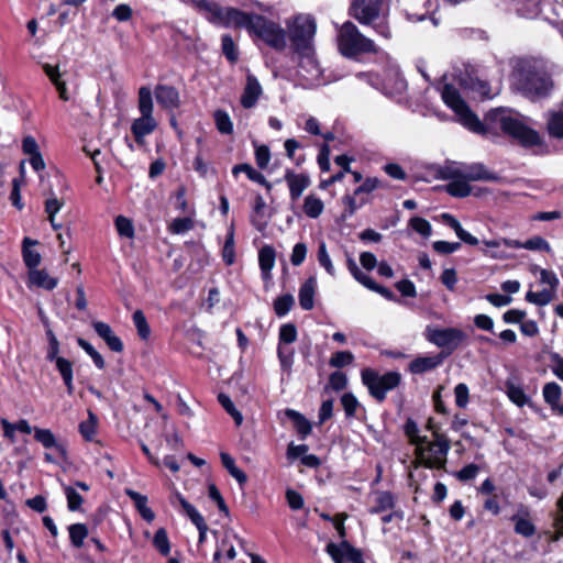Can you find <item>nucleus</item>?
<instances>
[{
	"label": "nucleus",
	"mask_w": 563,
	"mask_h": 563,
	"mask_svg": "<svg viewBox=\"0 0 563 563\" xmlns=\"http://www.w3.org/2000/svg\"><path fill=\"white\" fill-rule=\"evenodd\" d=\"M22 257L29 271L37 269L42 261L41 254L35 249H22Z\"/></svg>",
	"instance_id": "bf43d9fd"
},
{
	"label": "nucleus",
	"mask_w": 563,
	"mask_h": 563,
	"mask_svg": "<svg viewBox=\"0 0 563 563\" xmlns=\"http://www.w3.org/2000/svg\"><path fill=\"white\" fill-rule=\"evenodd\" d=\"M295 55L298 57V67L299 69L306 73L307 79H318L322 69L320 67L319 60L317 58L316 48L310 47L309 51H292Z\"/></svg>",
	"instance_id": "ddd939ff"
},
{
	"label": "nucleus",
	"mask_w": 563,
	"mask_h": 563,
	"mask_svg": "<svg viewBox=\"0 0 563 563\" xmlns=\"http://www.w3.org/2000/svg\"><path fill=\"white\" fill-rule=\"evenodd\" d=\"M551 369L553 374L561 380H563V357L556 353H550Z\"/></svg>",
	"instance_id": "774afa93"
},
{
	"label": "nucleus",
	"mask_w": 563,
	"mask_h": 563,
	"mask_svg": "<svg viewBox=\"0 0 563 563\" xmlns=\"http://www.w3.org/2000/svg\"><path fill=\"white\" fill-rule=\"evenodd\" d=\"M317 282L313 277L308 278L299 288V305L303 310H311L314 306Z\"/></svg>",
	"instance_id": "393cba45"
},
{
	"label": "nucleus",
	"mask_w": 563,
	"mask_h": 563,
	"mask_svg": "<svg viewBox=\"0 0 563 563\" xmlns=\"http://www.w3.org/2000/svg\"><path fill=\"white\" fill-rule=\"evenodd\" d=\"M240 173H244L250 180L263 186L267 192L272 190V184L265 178V176L262 173L256 170L251 164L241 163L234 165L232 168V175L238 176Z\"/></svg>",
	"instance_id": "5701e85b"
},
{
	"label": "nucleus",
	"mask_w": 563,
	"mask_h": 563,
	"mask_svg": "<svg viewBox=\"0 0 563 563\" xmlns=\"http://www.w3.org/2000/svg\"><path fill=\"white\" fill-rule=\"evenodd\" d=\"M405 433L409 438L410 443L416 446L427 443V437L419 435L418 424L410 418L405 423Z\"/></svg>",
	"instance_id": "49530a36"
},
{
	"label": "nucleus",
	"mask_w": 563,
	"mask_h": 563,
	"mask_svg": "<svg viewBox=\"0 0 563 563\" xmlns=\"http://www.w3.org/2000/svg\"><path fill=\"white\" fill-rule=\"evenodd\" d=\"M384 183L377 177H367L362 185L354 189L355 196L368 195L377 188H384Z\"/></svg>",
	"instance_id": "3c124183"
},
{
	"label": "nucleus",
	"mask_w": 563,
	"mask_h": 563,
	"mask_svg": "<svg viewBox=\"0 0 563 563\" xmlns=\"http://www.w3.org/2000/svg\"><path fill=\"white\" fill-rule=\"evenodd\" d=\"M286 156L294 162L297 167H300L306 162V155H296V151L303 148V144L296 139H287L284 143Z\"/></svg>",
	"instance_id": "473e14b6"
},
{
	"label": "nucleus",
	"mask_w": 563,
	"mask_h": 563,
	"mask_svg": "<svg viewBox=\"0 0 563 563\" xmlns=\"http://www.w3.org/2000/svg\"><path fill=\"white\" fill-rule=\"evenodd\" d=\"M529 516V509L521 505L510 518L515 523V532L525 538H530L536 533V526L531 522Z\"/></svg>",
	"instance_id": "6ab92c4d"
},
{
	"label": "nucleus",
	"mask_w": 563,
	"mask_h": 563,
	"mask_svg": "<svg viewBox=\"0 0 563 563\" xmlns=\"http://www.w3.org/2000/svg\"><path fill=\"white\" fill-rule=\"evenodd\" d=\"M409 227L420 235L428 238L431 235L432 228L428 220L421 217H413L409 220Z\"/></svg>",
	"instance_id": "6e6d98bb"
},
{
	"label": "nucleus",
	"mask_w": 563,
	"mask_h": 563,
	"mask_svg": "<svg viewBox=\"0 0 563 563\" xmlns=\"http://www.w3.org/2000/svg\"><path fill=\"white\" fill-rule=\"evenodd\" d=\"M153 97L148 87L139 90V111L142 115H153Z\"/></svg>",
	"instance_id": "4c0bfd02"
},
{
	"label": "nucleus",
	"mask_w": 563,
	"mask_h": 563,
	"mask_svg": "<svg viewBox=\"0 0 563 563\" xmlns=\"http://www.w3.org/2000/svg\"><path fill=\"white\" fill-rule=\"evenodd\" d=\"M154 93L162 109L174 110L180 107V96L176 87L158 84L155 87Z\"/></svg>",
	"instance_id": "2eb2a0df"
},
{
	"label": "nucleus",
	"mask_w": 563,
	"mask_h": 563,
	"mask_svg": "<svg viewBox=\"0 0 563 563\" xmlns=\"http://www.w3.org/2000/svg\"><path fill=\"white\" fill-rule=\"evenodd\" d=\"M133 323L136 328L137 334L142 340H147L151 335V328L142 310L134 311Z\"/></svg>",
	"instance_id": "37998d69"
},
{
	"label": "nucleus",
	"mask_w": 563,
	"mask_h": 563,
	"mask_svg": "<svg viewBox=\"0 0 563 563\" xmlns=\"http://www.w3.org/2000/svg\"><path fill=\"white\" fill-rule=\"evenodd\" d=\"M44 74L49 78L51 82L55 86L58 97L63 101H68L70 96L68 93L66 81L62 78L63 75L59 71L58 65L43 64L42 66Z\"/></svg>",
	"instance_id": "412c9836"
},
{
	"label": "nucleus",
	"mask_w": 563,
	"mask_h": 563,
	"mask_svg": "<svg viewBox=\"0 0 563 563\" xmlns=\"http://www.w3.org/2000/svg\"><path fill=\"white\" fill-rule=\"evenodd\" d=\"M286 25L291 51H309L314 46L317 22L311 14H297L287 20Z\"/></svg>",
	"instance_id": "39448f33"
},
{
	"label": "nucleus",
	"mask_w": 563,
	"mask_h": 563,
	"mask_svg": "<svg viewBox=\"0 0 563 563\" xmlns=\"http://www.w3.org/2000/svg\"><path fill=\"white\" fill-rule=\"evenodd\" d=\"M346 263L350 273L358 283H361L368 289L375 287V282L367 274H365L358 268L357 264L351 256H347Z\"/></svg>",
	"instance_id": "ea45409f"
},
{
	"label": "nucleus",
	"mask_w": 563,
	"mask_h": 563,
	"mask_svg": "<svg viewBox=\"0 0 563 563\" xmlns=\"http://www.w3.org/2000/svg\"><path fill=\"white\" fill-rule=\"evenodd\" d=\"M69 539L71 545L79 549L84 545L85 539L88 537V528L85 523H73L68 527Z\"/></svg>",
	"instance_id": "c9c22d12"
},
{
	"label": "nucleus",
	"mask_w": 563,
	"mask_h": 563,
	"mask_svg": "<svg viewBox=\"0 0 563 563\" xmlns=\"http://www.w3.org/2000/svg\"><path fill=\"white\" fill-rule=\"evenodd\" d=\"M238 30H245L254 42H262L276 52L287 47V32L276 21L255 12H238Z\"/></svg>",
	"instance_id": "f03ea898"
},
{
	"label": "nucleus",
	"mask_w": 563,
	"mask_h": 563,
	"mask_svg": "<svg viewBox=\"0 0 563 563\" xmlns=\"http://www.w3.org/2000/svg\"><path fill=\"white\" fill-rule=\"evenodd\" d=\"M450 442L445 435L433 431V440L416 446L419 464L428 468L442 470L445 467Z\"/></svg>",
	"instance_id": "423d86ee"
},
{
	"label": "nucleus",
	"mask_w": 563,
	"mask_h": 563,
	"mask_svg": "<svg viewBox=\"0 0 563 563\" xmlns=\"http://www.w3.org/2000/svg\"><path fill=\"white\" fill-rule=\"evenodd\" d=\"M194 228V220L190 217L176 218L172 221L168 230L173 234H183Z\"/></svg>",
	"instance_id": "603ef678"
},
{
	"label": "nucleus",
	"mask_w": 563,
	"mask_h": 563,
	"mask_svg": "<svg viewBox=\"0 0 563 563\" xmlns=\"http://www.w3.org/2000/svg\"><path fill=\"white\" fill-rule=\"evenodd\" d=\"M545 131L552 140H563V110L549 111Z\"/></svg>",
	"instance_id": "b1692460"
},
{
	"label": "nucleus",
	"mask_w": 563,
	"mask_h": 563,
	"mask_svg": "<svg viewBox=\"0 0 563 563\" xmlns=\"http://www.w3.org/2000/svg\"><path fill=\"white\" fill-rule=\"evenodd\" d=\"M58 285V278L49 276L45 269L29 271L27 286L53 290Z\"/></svg>",
	"instance_id": "4be33fe9"
},
{
	"label": "nucleus",
	"mask_w": 563,
	"mask_h": 563,
	"mask_svg": "<svg viewBox=\"0 0 563 563\" xmlns=\"http://www.w3.org/2000/svg\"><path fill=\"white\" fill-rule=\"evenodd\" d=\"M238 12H244L238 8L225 7L222 8L214 1H207V4L200 9V13H203L206 19L216 25H222L224 27H234L238 30V21L240 18L236 15Z\"/></svg>",
	"instance_id": "1a4fd4ad"
},
{
	"label": "nucleus",
	"mask_w": 563,
	"mask_h": 563,
	"mask_svg": "<svg viewBox=\"0 0 563 563\" xmlns=\"http://www.w3.org/2000/svg\"><path fill=\"white\" fill-rule=\"evenodd\" d=\"M64 493L67 498V507L70 511H77L80 509L84 498L70 486H65Z\"/></svg>",
	"instance_id": "13d9d810"
},
{
	"label": "nucleus",
	"mask_w": 563,
	"mask_h": 563,
	"mask_svg": "<svg viewBox=\"0 0 563 563\" xmlns=\"http://www.w3.org/2000/svg\"><path fill=\"white\" fill-rule=\"evenodd\" d=\"M330 154H331V150H330L329 144L323 143L320 146L319 153H318V156H317V163H318V165L320 167V170L322 173L329 172L330 168H331Z\"/></svg>",
	"instance_id": "0e129e2a"
},
{
	"label": "nucleus",
	"mask_w": 563,
	"mask_h": 563,
	"mask_svg": "<svg viewBox=\"0 0 563 563\" xmlns=\"http://www.w3.org/2000/svg\"><path fill=\"white\" fill-rule=\"evenodd\" d=\"M46 336L48 339V350H47V354H46L47 361L54 362L58 358H62V356H58L59 342L51 329L46 330Z\"/></svg>",
	"instance_id": "052dcab7"
},
{
	"label": "nucleus",
	"mask_w": 563,
	"mask_h": 563,
	"mask_svg": "<svg viewBox=\"0 0 563 563\" xmlns=\"http://www.w3.org/2000/svg\"><path fill=\"white\" fill-rule=\"evenodd\" d=\"M221 49L229 63L235 64L239 59V49L230 34L221 36Z\"/></svg>",
	"instance_id": "e433bc0d"
},
{
	"label": "nucleus",
	"mask_w": 563,
	"mask_h": 563,
	"mask_svg": "<svg viewBox=\"0 0 563 563\" xmlns=\"http://www.w3.org/2000/svg\"><path fill=\"white\" fill-rule=\"evenodd\" d=\"M262 92L263 89L257 78L254 75L249 74L246 76V85L240 99L241 106L244 109L253 108L257 103Z\"/></svg>",
	"instance_id": "f3484780"
},
{
	"label": "nucleus",
	"mask_w": 563,
	"mask_h": 563,
	"mask_svg": "<svg viewBox=\"0 0 563 563\" xmlns=\"http://www.w3.org/2000/svg\"><path fill=\"white\" fill-rule=\"evenodd\" d=\"M153 544L162 555H167L170 552V543L167 532L164 528H159L153 539Z\"/></svg>",
	"instance_id": "8fccbe9b"
},
{
	"label": "nucleus",
	"mask_w": 563,
	"mask_h": 563,
	"mask_svg": "<svg viewBox=\"0 0 563 563\" xmlns=\"http://www.w3.org/2000/svg\"><path fill=\"white\" fill-rule=\"evenodd\" d=\"M338 48L342 56L354 60H358L362 55L379 52L374 41L362 34L351 21L344 22L341 26L338 35Z\"/></svg>",
	"instance_id": "20e7f679"
},
{
	"label": "nucleus",
	"mask_w": 563,
	"mask_h": 563,
	"mask_svg": "<svg viewBox=\"0 0 563 563\" xmlns=\"http://www.w3.org/2000/svg\"><path fill=\"white\" fill-rule=\"evenodd\" d=\"M324 209V205L320 198L316 195L310 194L303 200L302 211L311 219H317Z\"/></svg>",
	"instance_id": "2f4dec72"
},
{
	"label": "nucleus",
	"mask_w": 563,
	"mask_h": 563,
	"mask_svg": "<svg viewBox=\"0 0 563 563\" xmlns=\"http://www.w3.org/2000/svg\"><path fill=\"white\" fill-rule=\"evenodd\" d=\"M294 303H295V299H294L292 295H290V294H286V295L277 297L274 301L275 313L278 317L286 316L292 308Z\"/></svg>",
	"instance_id": "a18cd8bd"
},
{
	"label": "nucleus",
	"mask_w": 563,
	"mask_h": 563,
	"mask_svg": "<svg viewBox=\"0 0 563 563\" xmlns=\"http://www.w3.org/2000/svg\"><path fill=\"white\" fill-rule=\"evenodd\" d=\"M382 0H369L365 3V0H353L349 14L357 20L362 25H369L374 21L378 20L380 13Z\"/></svg>",
	"instance_id": "9d476101"
},
{
	"label": "nucleus",
	"mask_w": 563,
	"mask_h": 563,
	"mask_svg": "<svg viewBox=\"0 0 563 563\" xmlns=\"http://www.w3.org/2000/svg\"><path fill=\"white\" fill-rule=\"evenodd\" d=\"M542 395L544 401L551 407L552 411L559 415V408L561 407L562 388L555 382L547 383L543 386Z\"/></svg>",
	"instance_id": "bb28decb"
},
{
	"label": "nucleus",
	"mask_w": 563,
	"mask_h": 563,
	"mask_svg": "<svg viewBox=\"0 0 563 563\" xmlns=\"http://www.w3.org/2000/svg\"><path fill=\"white\" fill-rule=\"evenodd\" d=\"M514 79L516 89L531 100L549 97L554 86L550 74L531 64L517 67Z\"/></svg>",
	"instance_id": "7ed1b4c3"
},
{
	"label": "nucleus",
	"mask_w": 563,
	"mask_h": 563,
	"mask_svg": "<svg viewBox=\"0 0 563 563\" xmlns=\"http://www.w3.org/2000/svg\"><path fill=\"white\" fill-rule=\"evenodd\" d=\"M34 439L46 450H53L62 462L67 461V448L64 442L59 441L51 429L34 428Z\"/></svg>",
	"instance_id": "f8f14e48"
},
{
	"label": "nucleus",
	"mask_w": 563,
	"mask_h": 563,
	"mask_svg": "<svg viewBox=\"0 0 563 563\" xmlns=\"http://www.w3.org/2000/svg\"><path fill=\"white\" fill-rule=\"evenodd\" d=\"M325 552L331 556L334 563H364L363 555L360 550L352 547L347 541H342L336 544L333 542L328 543Z\"/></svg>",
	"instance_id": "9b49d317"
},
{
	"label": "nucleus",
	"mask_w": 563,
	"mask_h": 563,
	"mask_svg": "<svg viewBox=\"0 0 563 563\" xmlns=\"http://www.w3.org/2000/svg\"><path fill=\"white\" fill-rule=\"evenodd\" d=\"M446 357L448 354L443 352L435 355L419 356L410 362L408 369L411 374H423L439 367Z\"/></svg>",
	"instance_id": "dca6fc26"
},
{
	"label": "nucleus",
	"mask_w": 563,
	"mask_h": 563,
	"mask_svg": "<svg viewBox=\"0 0 563 563\" xmlns=\"http://www.w3.org/2000/svg\"><path fill=\"white\" fill-rule=\"evenodd\" d=\"M97 430V417L92 411H88V419L80 422L79 432L87 441H92Z\"/></svg>",
	"instance_id": "79ce46f5"
},
{
	"label": "nucleus",
	"mask_w": 563,
	"mask_h": 563,
	"mask_svg": "<svg viewBox=\"0 0 563 563\" xmlns=\"http://www.w3.org/2000/svg\"><path fill=\"white\" fill-rule=\"evenodd\" d=\"M441 98L444 104L460 118L461 123L472 132L486 134L500 130L503 134L523 148L530 150L544 145V141L537 130L510 115L504 108L489 110L481 121L452 84L443 86Z\"/></svg>",
	"instance_id": "f257e3e1"
},
{
	"label": "nucleus",
	"mask_w": 563,
	"mask_h": 563,
	"mask_svg": "<svg viewBox=\"0 0 563 563\" xmlns=\"http://www.w3.org/2000/svg\"><path fill=\"white\" fill-rule=\"evenodd\" d=\"M395 506L394 497L389 492H382L377 495L375 505L372 507V514H379L393 509Z\"/></svg>",
	"instance_id": "a19ab883"
},
{
	"label": "nucleus",
	"mask_w": 563,
	"mask_h": 563,
	"mask_svg": "<svg viewBox=\"0 0 563 563\" xmlns=\"http://www.w3.org/2000/svg\"><path fill=\"white\" fill-rule=\"evenodd\" d=\"M426 339L441 349H448V356L466 339L465 333L457 328L438 329L428 325L424 331Z\"/></svg>",
	"instance_id": "6e6552de"
},
{
	"label": "nucleus",
	"mask_w": 563,
	"mask_h": 563,
	"mask_svg": "<svg viewBox=\"0 0 563 563\" xmlns=\"http://www.w3.org/2000/svg\"><path fill=\"white\" fill-rule=\"evenodd\" d=\"M367 202V198L362 196L345 195L342 197V203L344 206V211L342 217L345 219L347 217H352L357 209H360L363 205Z\"/></svg>",
	"instance_id": "72a5a7b5"
},
{
	"label": "nucleus",
	"mask_w": 563,
	"mask_h": 563,
	"mask_svg": "<svg viewBox=\"0 0 563 563\" xmlns=\"http://www.w3.org/2000/svg\"><path fill=\"white\" fill-rule=\"evenodd\" d=\"M96 333L106 342L109 349L113 352L120 353L123 351V342L115 335L111 327L102 321H95L92 323Z\"/></svg>",
	"instance_id": "aec40b11"
},
{
	"label": "nucleus",
	"mask_w": 563,
	"mask_h": 563,
	"mask_svg": "<svg viewBox=\"0 0 563 563\" xmlns=\"http://www.w3.org/2000/svg\"><path fill=\"white\" fill-rule=\"evenodd\" d=\"M341 404L347 418L355 417L360 402L352 393H345L341 397Z\"/></svg>",
	"instance_id": "4d7b16f0"
},
{
	"label": "nucleus",
	"mask_w": 563,
	"mask_h": 563,
	"mask_svg": "<svg viewBox=\"0 0 563 563\" xmlns=\"http://www.w3.org/2000/svg\"><path fill=\"white\" fill-rule=\"evenodd\" d=\"M213 118L216 128L221 134L233 133V122L227 111L220 109L216 110Z\"/></svg>",
	"instance_id": "58836bf2"
},
{
	"label": "nucleus",
	"mask_w": 563,
	"mask_h": 563,
	"mask_svg": "<svg viewBox=\"0 0 563 563\" xmlns=\"http://www.w3.org/2000/svg\"><path fill=\"white\" fill-rule=\"evenodd\" d=\"M276 254L274 249H261L258 254V263L262 272V278L265 283L272 279V269L275 265Z\"/></svg>",
	"instance_id": "a878e982"
},
{
	"label": "nucleus",
	"mask_w": 563,
	"mask_h": 563,
	"mask_svg": "<svg viewBox=\"0 0 563 563\" xmlns=\"http://www.w3.org/2000/svg\"><path fill=\"white\" fill-rule=\"evenodd\" d=\"M285 415L294 421L295 429L301 439H305L311 432V423L298 411L294 409H287Z\"/></svg>",
	"instance_id": "7c9ffc66"
},
{
	"label": "nucleus",
	"mask_w": 563,
	"mask_h": 563,
	"mask_svg": "<svg viewBox=\"0 0 563 563\" xmlns=\"http://www.w3.org/2000/svg\"><path fill=\"white\" fill-rule=\"evenodd\" d=\"M220 459L228 473L239 483L240 487H243L247 482V475L235 465L234 459L225 452L220 453Z\"/></svg>",
	"instance_id": "cd10ccee"
},
{
	"label": "nucleus",
	"mask_w": 563,
	"mask_h": 563,
	"mask_svg": "<svg viewBox=\"0 0 563 563\" xmlns=\"http://www.w3.org/2000/svg\"><path fill=\"white\" fill-rule=\"evenodd\" d=\"M354 362V355L350 351H339L332 354L329 365L334 368H342Z\"/></svg>",
	"instance_id": "de8ad7c7"
},
{
	"label": "nucleus",
	"mask_w": 563,
	"mask_h": 563,
	"mask_svg": "<svg viewBox=\"0 0 563 563\" xmlns=\"http://www.w3.org/2000/svg\"><path fill=\"white\" fill-rule=\"evenodd\" d=\"M465 178L470 180H496V175L486 169L483 164H474L467 167L463 173Z\"/></svg>",
	"instance_id": "f704fd0d"
},
{
	"label": "nucleus",
	"mask_w": 563,
	"mask_h": 563,
	"mask_svg": "<svg viewBox=\"0 0 563 563\" xmlns=\"http://www.w3.org/2000/svg\"><path fill=\"white\" fill-rule=\"evenodd\" d=\"M255 147V162L258 168L265 169L271 161V150L267 145L262 144L257 145L255 142H253Z\"/></svg>",
	"instance_id": "864d4df0"
},
{
	"label": "nucleus",
	"mask_w": 563,
	"mask_h": 563,
	"mask_svg": "<svg viewBox=\"0 0 563 563\" xmlns=\"http://www.w3.org/2000/svg\"><path fill=\"white\" fill-rule=\"evenodd\" d=\"M284 180L287 183L289 189V197L292 202L297 201L302 192L310 186L311 180L306 173H295L292 169L285 170Z\"/></svg>",
	"instance_id": "4468645a"
},
{
	"label": "nucleus",
	"mask_w": 563,
	"mask_h": 563,
	"mask_svg": "<svg viewBox=\"0 0 563 563\" xmlns=\"http://www.w3.org/2000/svg\"><path fill=\"white\" fill-rule=\"evenodd\" d=\"M347 385V377L343 372H333L329 377L328 387L334 391L343 390Z\"/></svg>",
	"instance_id": "69168bd1"
},
{
	"label": "nucleus",
	"mask_w": 563,
	"mask_h": 563,
	"mask_svg": "<svg viewBox=\"0 0 563 563\" xmlns=\"http://www.w3.org/2000/svg\"><path fill=\"white\" fill-rule=\"evenodd\" d=\"M554 292L549 289H543L541 291H528L526 295V300L528 302L534 303L537 306H547L553 300Z\"/></svg>",
	"instance_id": "c03bdc74"
},
{
	"label": "nucleus",
	"mask_w": 563,
	"mask_h": 563,
	"mask_svg": "<svg viewBox=\"0 0 563 563\" xmlns=\"http://www.w3.org/2000/svg\"><path fill=\"white\" fill-rule=\"evenodd\" d=\"M115 228L121 236L132 238L134 234V227L132 221L124 216H118L115 218Z\"/></svg>",
	"instance_id": "680f3d73"
},
{
	"label": "nucleus",
	"mask_w": 563,
	"mask_h": 563,
	"mask_svg": "<svg viewBox=\"0 0 563 563\" xmlns=\"http://www.w3.org/2000/svg\"><path fill=\"white\" fill-rule=\"evenodd\" d=\"M54 362L56 364L57 371L59 372V374H60V376H62V378L64 380V384H65V386L67 388L68 395H73V393H74L73 364L67 358H65V357L58 358V360H56Z\"/></svg>",
	"instance_id": "c756f323"
},
{
	"label": "nucleus",
	"mask_w": 563,
	"mask_h": 563,
	"mask_svg": "<svg viewBox=\"0 0 563 563\" xmlns=\"http://www.w3.org/2000/svg\"><path fill=\"white\" fill-rule=\"evenodd\" d=\"M507 395L509 399L519 407H523L529 398L520 386L512 383H507Z\"/></svg>",
	"instance_id": "09e8293b"
},
{
	"label": "nucleus",
	"mask_w": 563,
	"mask_h": 563,
	"mask_svg": "<svg viewBox=\"0 0 563 563\" xmlns=\"http://www.w3.org/2000/svg\"><path fill=\"white\" fill-rule=\"evenodd\" d=\"M361 376L369 395L379 402L384 401L387 393L397 388L401 382V375L398 372H387L380 375L374 369L365 368Z\"/></svg>",
	"instance_id": "0eeeda50"
},
{
	"label": "nucleus",
	"mask_w": 563,
	"mask_h": 563,
	"mask_svg": "<svg viewBox=\"0 0 563 563\" xmlns=\"http://www.w3.org/2000/svg\"><path fill=\"white\" fill-rule=\"evenodd\" d=\"M156 128L157 122L153 115L141 114L140 118L135 119L132 122L131 132L134 136L135 142L142 146L145 144L144 137L154 132Z\"/></svg>",
	"instance_id": "a211bd4d"
},
{
	"label": "nucleus",
	"mask_w": 563,
	"mask_h": 563,
	"mask_svg": "<svg viewBox=\"0 0 563 563\" xmlns=\"http://www.w3.org/2000/svg\"><path fill=\"white\" fill-rule=\"evenodd\" d=\"M444 188L450 196L455 198H465L472 192L468 179H466L464 175L461 178L450 181Z\"/></svg>",
	"instance_id": "c85d7f7f"
},
{
	"label": "nucleus",
	"mask_w": 563,
	"mask_h": 563,
	"mask_svg": "<svg viewBox=\"0 0 563 563\" xmlns=\"http://www.w3.org/2000/svg\"><path fill=\"white\" fill-rule=\"evenodd\" d=\"M297 340V329L292 323L283 324L279 329V344H290Z\"/></svg>",
	"instance_id": "e2e57ef3"
},
{
	"label": "nucleus",
	"mask_w": 563,
	"mask_h": 563,
	"mask_svg": "<svg viewBox=\"0 0 563 563\" xmlns=\"http://www.w3.org/2000/svg\"><path fill=\"white\" fill-rule=\"evenodd\" d=\"M455 404L459 408H465L470 400V390L466 384L460 383L454 388Z\"/></svg>",
	"instance_id": "338daca9"
},
{
	"label": "nucleus",
	"mask_w": 563,
	"mask_h": 563,
	"mask_svg": "<svg viewBox=\"0 0 563 563\" xmlns=\"http://www.w3.org/2000/svg\"><path fill=\"white\" fill-rule=\"evenodd\" d=\"M218 400L221 404V406L227 410L229 415L232 416L235 423L240 426L243 421V416L240 411L236 410L234 404L232 402L231 398L225 394H220L218 396Z\"/></svg>",
	"instance_id": "5fc2aeb1"
}]
</instances>
